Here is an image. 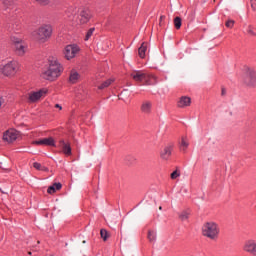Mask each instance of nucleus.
<instances>
[{"mask_svg":"<svg viewBox=\"0 0 256 256\" xmlns=\"http://www.w3.org/2000/svg\"><path fill=\"white\" fill-rule=\"evenodd\" d=\"M48 63L49 66L47 70L42 73V77L46 79V81H55L58 77H61L63 67L55 57H50Z\"/></svg>","mask_w":256,"mask_h":256,"instance_id":"1","label":"nucleus"},{"mask_svg":"<svg viewBox=\"0 0 256 256\" xmlns=\"http://www.w3.org/2000/svg\"><path fill=\"white\" fill-rule=\"evenodd\" d=\"M52 36L53 26L51 24H42L33 33L34 39L40 44L47 43Z\"/></svg>","mask_w":256,"mask_h":256,"instance_id":"2","label":"nucleus"},{"mask_svg":"<svg viewBox=\"0 0 256 256\" xmlns=\"http://www.w3.org/2000/svg\"><path fill=\"white\" fill-rule=\"evenodd\" d=\"M201 231L203 237H206V239H210V241H217V239H219V233H221L219 224L213 221L205 222L202 225Z\"/></svg>","mask_w":256,"mask_h":256,"instance_id":"3","label":"nucleus"},{"mask_svg":"<svg viewBox=\"0 0 256 256\" xmlns=\"http://www.w3.org/2000/svg\"><path fill=\"white\" fill-rule=\"evenodd\" d=\"M10 41L15 55L18 57H25V54L29 51V45L25 39H23V37L13 35L10 37Z\"/></svg>","mask_w":256,"mask_h":256,"instance_id":"4","label":"nucleus"},{"mask_svg":"<svg viewBox=\"0 0 256 256\" xmlns=\"http://www.w3.org/2000/svg\"><path fill=\"white\" fill-rule=\"evenodd\" d=\"M19 71V62L12 60L4 64H0V75L4 77H15Z\"/></svg>","mask_w":256,"mask_h":256,"instance_id":"5","label":"nucleus"},{"mask_svg":"<svg viewBox=\"0 0 256 256\" xmlns=\"http://www.w3.org/2000/svg\"><path fill=\"white\" fill-rule=\"evenodd\" d=\"M49 94V89L41 88L38 90L30 91L27 94L28 103H39L42 99H45Z\"/></svg>","mask_w":256,"mask_h":256,"instance_id":"6","label":"nucleus"},{"mask_svg":"<svg viewBox=\"0 0 256 256\" xmlns=\"http://www.w3.org/2000/svg\"><path fill=\"white\" fill-rule=\"evenodd\" d=\"M244 85L246 87H250V89H253L256 87V71L254 68L247 67L245 69V76H244Z\"/></svg>","mask_w":256,"mask_h":256,"instance_id":"7","label":"nucleus"},{"mask_svg":"<svg viewBox=\"0 0 256 256\" xmlns=\"http://www.w3.org/2000/svg\"><path fill=\"white\" fill-rule=\"evenodd\" d=\"M80 51L81 49L79 48V46H77V44H69L65 46L63 54L67 61H71V59H75V57H77V53H79Z\"/></svg>","mask_w":256,"mask_h":256,"instance_id":"8","label":"nucleus"},{"mask_svg":"<svg viewBox=\"0 0 256 256\" xmlns=\"http://www.w3.org/2000/svg\"><path fill=\"white\" fill-rule=\"evenodd\" d=\"M91 17H93L91 10L84 8L80 11V13L77 17V24L85 25V24L89 23V21H91Z\"/></svg>","mask_w":256,"mask_h":256,"instance_id":"9","label":"nucleus"},{"mask_svg":"<svg viewBox=\"0 0 256 256\" xmlns=\"http://www.w3.org/2000/svg\"><path fill=\"white\" fill-rule=\"evenodd\" d=\"M242 250L248 255L256 256V240L248 239L244 241L242 245Z\"/></svg>","mask_w":256,"mask_h":256,"instance_id":"10","label":"nucleus"},{"mask_svg":"<svg viewBox=\"0 0 256 256\" xmlns=\"http://www.w3.org/2000/svg\"><path fill=\"white\" fill-rule=\"evenodd\" d=\"M2 139L5 143H13V141H17V139H19V131L15 129L6 130L3 133Z\"/></svg>","mask_w":256,"mask_h":256,"instance_id":"11","label":"nucleus"},{"mask_svg":"<svg viewBox=\"0 0 256 256\" xmlns=\"http://www.w3.org/2000/svg\"><path fill=\"white\" fill-rule=\"evenodd\" d=\"M130 77L137 81L138 83H141L147 79V73L141 71V70H134L131 72Z\"/></svg>","mask_w":256,"mask_h":256,"instance_id":"12","label":"nucleus"},{"mask_svg":"<svg viewBox=\"0 0 256 256\" xmlns=\"http://www.w3.org/2000/svg\"><path fill=\"white\" fill-rule=\"evenodd\" d=\"M178 109H187V107H191V97L189 96H181L177 101Z\"/></svg>","mask_w":256,"mask_h":256,"instance_id":"13","label":"nucleus"},{"mask_svg":"<svg viewBox=\"0 0 256 256\" xmlns=\"http://www.w3.org/2000/svg\"><path fill=\"white\" fill-rule=\"evenodd\" d=\"M171 153H173V144H168L160 151V157L167 161L171 157Z\"/></svg>","mask_w":256,"mask_h":256,"instance_id":"14","label":"nucleus"},{"mask_svg":"<svg viewBox=\"0 0 256 256\" xmlns=\"http://www.w3.org/2000/svg\"><path fill=\"white\" fill-rule=\"evenodd\" d=\"M59 147L62 149V153L66 155V157H71L72 150H71V144L65 142V140L59 141Z\"/></svg>","mask_w":256,"mask_h":256,"instance_id":"15","label":"nucleus"},{"mask_svg":"<svg viewBox=\"0 0 256 256\" xmlns=\"http://www.w3.org/2000/svg\"><path fill=\"white\" fill-rule=\"evenodd\" d=\"M33 145H46L48 147H55V139L53 137L43 138L33 142Z\"/></svg>","mask_w":256,"mask_h":256,"instance_id":"16","label":"nucleus"},{"mask_svg":"<svg viewBox=\"0 0 256 256\" xmlns=\"http://www.w3.org/2000/svg\"><path fill=\"white\" fill-rule=\"evenodd\" d=\"M152 107H153V103L151 101H144L141 105V111L142 113L149 115V113H151Z\"/></svg>","mask_w":256,"mask_h":256,"instance_id":"17","label":"nucleus"},{"mask_svg":"<svg viewBox=\"0 0 256 256\" xmlns=\"http://www.w3.org/2000/svg\"><path fill=\"white\" fill-rule=\"evenodd\" d=\"M244 33L248 35V37H256V29L252 25H245Z\"/></svg>","mask_w":256,"mask_h":256,"instance_id":"18","label":"nucleus"},{"mask_svg":"<svg viewBox=\"0 0 256 256\" xmlns=\"http://www.w3.org/2000/svg\"><path fill=\"white\" fill-rule=\"evenodd\" d=\"M145 85H156L157 76L153 74H146V78L144 79Z\"/></svg>","mask_w":256,"mask_h":256,"instance_id":"19","label":"nucleus"},{"mask_svg":"<svg viewBox=\"0 0 256 256\" xmlns=\"http://www.w3.org/2000/svg\"><path fill=\"white\" fill-rule=\"evenodd\" d=\"M187 149H189V139H187V137H182L180 141V151L186 153Z\"/></svg>","mask_w":256,"mask_h":256,"instance_id":"20","label":"nucleus"},{"mask_svg":"<svg viewBox=\"0 0 256 256\" xmlns=\"http://www.w3.org/2000/svg\"><path fill=\"white\" fill-rule=\"evenodd\" d=\"M61 187H63L61 183H54L52 186L48 187L47 193H49V195H53L56 191H60Z\"/></svg>","mask_w":256,"mask_h":256,"instance_id":"21","label":"nucleus"},{"mask_svg":"<svg viewBox=\"0 0 256 256\" xmlns=\"http://www.w3.org/2000/svg\"><path fill=\"white\" fill-rule=\"evenodd\" d=\"M79 79H81V75H79L76 70H72L70 72V77H69L70 83H77Z\"/></svg>","mask_w":256,"mask_h":256,"instance_id":"22","label":"nucleus"},{"mask_svg":"<svg viewBox=\"0 0 256 256\" xmlns=\"http://www.w3.org/2000/svg\"><path fill=\"white\" fill-rule=\"evenodd\" d=\"M147 51V43H142L138 49V55L141 59H145V53Z\"/></svg>","mask_w":256,"mask_h":256,"instance_id":"23","label":"nucleus"},{"mask_svg":"<svg viewBox=\"0 0 256 256\" xmlns=\"http://www.w3.org/2000/svg\"><path fill=\"white\" fill-rule=\"evenodd\" d=\"M95 33V28H90L85 35L84 41H89L93 34Z\"/></svg>","mask_w":256,"mask_h":256,"instance_id":"24","label":"nucleus"},{"mask_svg":"<svg viewBox=\"0 0 256 256\" xmlns=\"http://www.w3.org/2000/svg\"><path fill=\"white\" fill-rule=\"evenodd\" d=\"M111 83H113V79H108V80L104 81L101 85H99L98 89H107V87H109V85H111Z\"/></svg>","mask_w":256,"mask_h":256,"instance_id":"25","label":"nucleus"},{"mask_svg":"<svg viewBox=\"0 0 256 256\" xmlns=\"http://www.w3.org/2000/svg\"><path fill=\"white\" fill-rule=\"evenodd\" d=\"M33 167L37 171H47V168H45L44 166L41 165V163H38V162H34Z\"/></svg>","mask_w":256,"mask_h":256,"instance_id":"26","label":"nucleus"},{"mask_svg":"<svg viewBox=\"0 0 256 256\" xmlns=\"http://www.w3.org/2000/svg\"><path fill=\"white\" fill-rule=\"evenodd\" d=\"M148 239L149 241L153 242L155 239H157V232L155 231H149L148 232Z\"/></svg>","mask_w":256,"mask_h":256,"instance_id":"27","label":"nucleus"},{"mask_svg":"<svg viewBox=\"0 0 256 256\" xmlns=\"http://www.w3.org/2000/svg\"><path fill=\"white\" fill-rule=\"evenodd\" d=\"M38 5H41L42 7H47V5L51 4V0H35Z\"/></svg>","mask_w":256,"mask_h":256,"instance_id":"28","label":"nucleus"},{"mask_svg":"<svg viewBox=\"0 0 256 256\" xmlns=\"http://www.w3.org/2000/svg\"><path fill=\"white\" fill-rule=\"evenodd\" d=\"M3 5L9 9L15 5V0H3Z\"/></svg>","mask_w":256,"mask_h":256,"instance_id":"29","label":"nucleus"},{"mask_svg":"<svg viewBox=\"0 0 256 256\" xmlns=\"http://www.w3.org/2000/svg\"><path fill=\"white\" fill-rule=\"evenodd\" d=\"M189 215L190 213L188 211H183L179 217L181 219V221H187V219H189Z\"/></svg>","mask_w":256,"mask_h":256,"instance_id":"30","label":"nucleus"},{"mask_svg":"<svg viewBox=\"0 0 256 256\" xmlns=\"http://www.w3.org/2000/svg\"><path fill=\"white\" fill-rule=\"evenodd\" d=\"M181 17H176L174 19V26L176 27V29H181Z\"/></svg>","mask_w":256,"mask_h":256,"instance_id":"31","label":"nucleus"},{"mask_svg":"<svg viewBox=\"0 0 256 256\" xmlns=\"http://www.w3.org/2000/svg\"><path fill=\"white\" fill-rule=\"evenodd\" d=\"M171 179H177V177H181V172L179 170H175L170 175Z\"/></svg>","mask_w":256,"mask_h":256,"instance_id":"32","label":"nucleus"},{"mask_svg":"<svg viewBox=\"0 0 256 256\" xmlns=\"http://www.w3.org/2000/svg\"><path fill=\"white\" fill-rule=\"evenodd\" d=\"M100 235H101L103 241H107V238H108V236H107V235H108V234H107V230L102 229V230L100 231Z\"/></svg>","mask_w":256,"mask_h":256,"instance_id":"33","label":"nucleus"},{"mask_svg":"<svg viewBox=\"0 0 256 256\" xmlns=\"http://www.w3.org/2000/svg\"><path fill=\"white\" fill-rule=\"evenodd\" d=\"M234 25H235L234 20H227L226 27H228V29H233Z\"/></svg>","mask_w":256,"mask_h":256,"instance_id":"34","label":"nucleus"},{"mask_svg":"<svg viewBox=\"0 0 256 256\" xmlns=\"http://www.w3.org/2000/svg\"><path fill=\"white\" fill-rule=\"evenodd\" d=\"M221 95L222 97H225V95H227V90L225 88L221 89Z\"/></svg>","mask_w":256,"mask_h":256,"instance_id":"35","label":"nucleus"},{"mask_svg":"<svg viewBox=\"0 0 256 256\" xmlns=\"http://www.w3.org/2000/svg\"><path fill=\"white\" fill-rule=\"evenodd\" d=\"M5 103V99H3V96H0V109L3 107V104Z\"/></svg>","mask_w":256,"mask_h":256,"instance_id":"36","label":"nucleus"},{"mask_svg":"<svg viewBox=\"0 0 256 256\" xmlns=\"http://www.w3.org/2000/svg\"><path fill=\"white\" fill-rule=\"evenodd\" d=\"M55 108L59 109V111H63V106L60 104H55Z\"/></svg>","mask_w":256,"mask_h":256,"instance_id":"37","label":"nucleus"},{"mask_svg":"<svg viewBox=\"0 0 256 256\" xmlns=\"http://www.w3.org/2000/svg\"><path fill=\"white\" fill-rule=\"evenodd\" d=\"M20 29H21V24H18L16 28H14V31L17 32V31H20Z\"/></svg>","mask_w":256,"mask_h":256,"instance_id":"38","label":"nucleus"},{"mask_svg":"<svg viewBox=\"0 0 256 256\" xmlns=\"http://www.w3.org/2000/svg\"><path fill=\"white\" fill-rule=\"evenodd\" d=\"M120 97H121V99H123V97H125V92H122V93L120 94Z\"/></svg>","mask_w":256,"mask_h":256,"instance_id":"39","label":"nucleus"},{"mask_svg":"<svg viewBox=\"0 0 256 256\" xmlns=\"http://www.w3.org/2000/svg\"><path fill=\"white\" fill-rule=\"evenodd\" d=\"M70 11H73V8H70Z\"/></svg>","mask_w":256,"mask_h":256,"instance_id":"40","label":"nucleus"},{"mask_svg":"<svg viewBox=\"0 0 256 256\" xmlns=\"http://www.w3.org/2000/svg\"><path fill=\"white\" fill-rule=\"evenodd\" d=\"M28 255H31V252H28Z\"/></svg>","mask_w":256,"mask_h":256,"instance_id":"41","label":"nucleus"},{"mask_svg":"<svg viewBox=\"0 0 256 256\" xmlns=\"http://www.w3.org/2000/svg\"><path fill=\"white\" fill-rule=\"evenodd\" d=\"M160 19H163V16H161Z\"/></svg>","mask_w":256,"mask_h":256,"instance_id":"42","label":"nucleus"},{"mask_svg":"<svg viewBox=\"0 0 256 256\" xmlns=\"http://www.w3.org/2000/svg\"><path fill=\"white\" fill-rule=\"evenodd\" d=\"M83 243H87V242L84 240Z\"/></svg>","mask_w":256,"mask_h":256,"instance_id":"43","label":"nucleus"}]
</instances>
